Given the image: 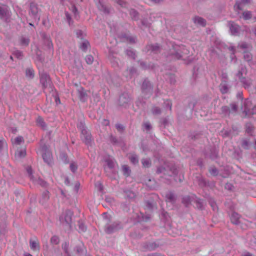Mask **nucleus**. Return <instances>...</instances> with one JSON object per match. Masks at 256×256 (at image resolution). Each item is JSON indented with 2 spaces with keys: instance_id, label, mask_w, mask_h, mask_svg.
Returning a JSON list of instances; mask_svg holds the SVG:
<instances>
[{
  "instance_id": "1",
  "label": "nucleus",
  "mask_w": 256,
  "mask_h": 256,
  "mask_svg": "<svg viewBox=\"0 0 256 256\" xmlns=\"http://www.w3.org/2000/svg\"><path fill=\"white\" fill-rule=\"evenodd\" d=\"M188 53V50L184 46L173 44L168 52L166 57L174 60H182Z\"/></svg>"
},
{
  "instance_id": "2",
  "label": "nucleus",
  "mask_w": 256,
  "mask_h": 256,
  "mask_svg": "<svg viewBox=\"0 0 256 256\" xmlns=\"http://www.w3.org/2000/svg\"><path fill=\"white\" fill-rule=\"evenodd\" d=\"M39 9L37 4L32 2L30 4L29 15L35 21L39 22L40 16L38 15Z\"/></svg>"
},
{
  "instance_id": "3",
  "label": "nucleus",
  "mask_w": 256,
  "mask_h": 256,
  "mask_svg": "<svg viewBox=\"0 0 256 256\" xmlns=\"http://www.w3.org/2000/svg\"><path fill=\"white\" fill-rule=\"evenodd\" d=\"M73 214L70 210H66L60 216V220L62 224H68L70 226L72 222V216Z\"/></svg>"
},
{
  "instance_id": "4",
  "label": "nucleus",
  "mask_w": 256,
  "mask_h": 256,
  "mask_svg": "<svg viewBox=\"0 0 256 256\" xmlns=\"http://www.w3.org/2000/svg\"><path fill=\"white\" fill-rule=\"evenodd\" d=\"M27 172L29 174L30 180L36 184H39L42 186H45L46 183L39 177H34L32 174V170L30 167L27 168Z\"/></svg>"
},
{
  "instance_id": "5",
  "label": "nucleus",
  "mask_w": 256,
  "mask_h": 256,
  "mask_svg": "<svg viewBox=\"0 0 256 256\" xmlns=\"http://www.w3.org/2000/svg\"><path fill=\"white\" fill-rule=\"evenodd\" d=\"M245 108L244 112L245 113V116H249L251 114H256V106H254L252 110L250 107L251 106V102L246 101L244 103Z\"/></svg>"
},
{
  "instance_id": "6",
  "label": "nucleus",
  "mask_w": 256,
  "mask_h": 256,
  "mask_svg": "<svg viewBox=\"0 0 256 256\" xmlns=\"http://www.w3.org/2000/svg\"><path fill=\"white\" fill-rule=\"evenodd\" d=\"M146 50L147 52H151L157 54L160 52L161 47L158 44H150L146 46Z\"/></svg>"
},
{
  "instance_id": "7",
  "label": "nucleus",
  "mask_w": 256,
  "mask_h": 256,
  "mask_svg": "<svg viewBox=\"0 0 256 256\" xmlns=\"http://www.w3.org/2000/svg\"><path fill=\"white\" fill-rule=\"evenodd\" d=\"M228 26L230 32L232 35L236 36L239 34L240 26L238 25L234 22L230 21L228 22Z\"/></svg>"
},
{
  "instance_id": "8",
  "label": "nucleus",
  "mask_w": 256,
  "mask_h": 256,
  "mask_svg": "<svg viewBox=\"0 0 256 256\" xmlns=\"http://www.w3.org/2000/svg\"><path fill=\"white\" fill-rule=\"evenodd\" d=\"M97 7L100 10L106 14H108L110 13L111 8L103 4L100 0H98Z\"/></svg>"
},
{
  "instance_id": "9",
  "label": "nucleus",
  "mask_w": 256,
  "mask_h": 256,
  "mask_svg": "<svg viewBox=\"0 0 256 256\" xmlns=\"http://www.w3.org/2000/svg\"><path fill=\"white\" fill-rule=\"evenodd\" d=\"M77 90L80 100L83 102L86 101L88 98L87 92L84 91L82 87L78 88Z\"/></svg>"
},
{
  "instance_id": "10",
  "label": "nucleus",
  "mask_w": 256,
  "mask_h": 256,
  "mask_svg": "<svg viewBox=\"0 0 256 256\" xmlns=\"http://www.w3.org/2000/svg\"><path fill=\"white\" fill-rule=\"evenodd\" d=\"M10 16V12L6 7L0 6V18L6 20Z\"/></svg>"
},
{
  "instance_id": "11",
  "label": "nucleus",
  "mask_w": 256,
  "mask_h": 256,
  "mask_svg": "<svg viewBox=\"0 0 256 256\" xmlns=\"http://www.w3.org/2000/svg\"><path fill=\"white\" fill-rule=\"evenodd\" d=\"M120 38L121 39H123L126 41L128 42L130 44H134L136 43V38L132 36H130L126 33L121 34Z\"/></svg>"
},
{
  "instance_id": "12",
  "label": "nucleus",
  "mask_w": 256,
  "mask_h": 256,
  "mask_svg": "<svg viewBox=\"0 0 256 256\" xmlns=\"http://www.w3.org/2000/svg\"><path fill=\"white\" fill-rule=\"evenodd\" d=\"M247 70L246 68L244 66H242L240 69L236 74V76L240 80H243L245 78V76L246 75Z\"/></svg>"
},
{
  "instance_id": "13",
  "label": "nucleus",
  "mask_w": 256,
  "mask_h": 256,
  "mask_svg": "<svg viewBox=\"0 0 256 256\" xmlns=\"http://www.w3.org/2000/svg\"><path fill=\"white\" fill-rule=\"evenodd\" d=\"M42 158L46 163L48 164H51L52 162V154L50 151H46L45 152L42 154Z\"/></svg>"
},
{
  "instance_id": "14",
  "label": "nucleus",
  "mask_w": 256,
  "mask_h": 256,
  "mask_svg": "<svg viewBox=\"0 0 256 256\" xmlns=\"http://www.w3.org/2000/svg\"><path fill=\"white\" fill-rule=\"evenodd\" d=\"M82 138L86 144H89L91 142V135L89 134H87L86 130H84L82 132Z\"/></svg>"
},
{
  "instance_id": "15",
  "label": "nucleus",
  "mask_w": 256,
  "mask_h": 256,
  "mask_svg": "<svg viewBox=\"0 0 256 256\" xmlns=\"http://www.w3.org/2000/svg\"><path fill=\"white\" fill-rule=\"evenodd\" d=\"M194 22L195 24H198L201 26H204L206 25V20L200 16H196L194 18Z\"/></svg>"
},
{
  "instance_id": "16",
  "label": "nucleus",
  "mask_w": 256,
  "mask_h": 256,
  "mask_svg": "<svg viewBox=\"0 0 256 256\" xmlns=\"http://www.w3.org/2000/svg\"><path fill=\"white\" fill-rule=\"evenodd\" d=\"M15 155L16 156L22 158H24L26 155V150L25 148H23L20 149L18 148L16 152Z\"/></svg>"
},
{
  "instance_id": "17",
  "label": "nucleus",
  "mask_w": 256,
  "mask_h": 256,
  "mask_svg": "<svg viewBox=\"0 0 256 256\" xmlns=\"http://www.w3.org/2000/svg\"><path fill=\"white\" fill-rule=\"evenodd\" d=\"M240 218V215L236 212H233L230 216L231 222L234 224H238L239 222Z\"/></svg>"
},
{
  "instance_id": "18",
  "label": "nucleus",
  "mask_w": 256,
  "mask_h": 256,
  "mask_svg": "<svg viewBox=\"0 0 256 256\" xmlns=\"http://www.w3.org/2000/svg\"><path fill=\"white\" fill-rule=\"evenodd\" d=\"M30 246L34 251L38 252L40 250L38 242L36 240H30Z\"/></svg>"
},
{
  "instance_id": "19",
  "label": "nucleus",
  "mask_w": 256,
  "mask_h": 256,
  "mask_svg": "<svg viewBox=\"0 0 256 256\" xmlns=\"http://www.w3.org/2000/svg\"><path fill=\"white\" fill-rule=\"evenodd\" d=\"M36 124L41 127L42 129H45L46 128V124L43 118L40 116H38L36 120Z\"/></svg>"
},
{
  "instance_id": "20",
  "label": "nucleus",
  "mask_w": 256,
  "mask_h": 256,
  "mask_svg": "<svg viewBox=\"0 0 256 256\" xmlns=\"http://www.w3.org/2000/svg\"><path fill=\"white\" fill-rule=\"evenodd\" d=\"M26 75L29 78H34V70L32 68H27L26 70Z\"/></svg>"
},
{
  "instance_id": "21",
  "label": "nucleus",
  "mask_w": 256,
  "mask_h": 256,
  "mask_svg": "<svg viewBox=\"0 0 256 256\" xmlns=\"http://www.w3.org/2000/svg\"><path fill=\"white\" fill-rule=\"evenodd\" d=\"M24 142V138L22 136H19L12 140V142L14 145L18 146Z\"/></svg>"
},
{
  "instance_id": "22",
  "label": "nucleus",
  "mask_w": 256,
  "mask_h": 256,
  "mask_svg": "<svg viewBox=\"0 0 256 256\" xmlns=\"http://www.w3.org/2000/svg\"><path fill=\"white\" fill-rule=\"evenodd\" d=\"M90 46V42L88 40H85L80 44V48L84 52H86L88 46Z\"/></svg>"
},
{
  "instance_id": "23",
  "label": "nucleus",
  "mask_w": 256,
  "mask_h": 256,
  "mask_svg": "<svg viewBox=\"0 0 256 256\" xmlns=\"http://www.w3.org/2000/svg\"><path fill=\"white\" fill-rule=\"evenodd\" d=\"M130 14L133 20H136L138 18V13L134 9L130 10Z\"/></svg>"
},
{
  "instance_id": "24",
  "label": "nucleus",
  "mask_w": 256,
  "mask_h": 256,
  "mask_svg": "<svg viewBox=\"0 0 256 256\" xmlns=\"http://www.w3.org/2000/svg\"><path fill=\"white\" fill-rule=\"evenodd\" d=\"M128 158L131 162L134 164H137L138 162V157L134 154H130L128 156Z\"/></svg>"
},
{
  "instance_id": "25",
  "label": "nucleus",
  "mask_w": 256,
  "mask_h": 256,
  "mask_svg": "<svg viewBox=\"0 0 256 256\" xmlns=\"http://www.w3.org/2000/svg\"><path fill=\"white\" fill-rule=\"evenodd\" d=\"M30 40L28 38L22 36L20 39V44L27 46L30 43Z\"/></svg>"
},
{
  "instance_id": "26",
  "label": "nucleus",
  "mask_w": 256,
  "mask_h": 256,
  "mask_svg": "<svg viewBox=\"0 0 256 256\" xmlns=\"http://www.w3.org/2000/svg\"><path fill=\"white\" fill-rule=\"evenodd\" d=\"M242 14L244 19L245 20H250L252 17V14L250 11H244L242 12Z\"/></svg>"
},
{
  "instance_id": "27",
  "label": "nucleus",
  "mask_w": 256,
  "mask_h": 256,
  "mask_svg": "<svg viewBox=\"0 0 256 256\" xmlns=\"http://www.w3.org/2000/svg\"><path fill=\"white\" fill-rule=\"evenodd\" d=\"M126 55L130 58L132 59H136V54L132 50H126Z\"/></svg>"
},
{
  "instance_id": "28",
  "label": "nucleus",
  "mask_w": 256,
  "mask_h": 256,
  "mask_svg": "<svg viewBox=\"0 0 256 256\" xmlns=\"http://www.w3.org/2000/svg\"><path fill=\"white\" fill-rule=\"evenodd\" d=\"M12 54L14 55L18 59H22L23 58L22 52L19 50H16L12 52Z\"/></svg>"
},
{
  "instance_id": "29",
  "label": "nucleus",
  "mask_w": 256,
  "mask_h": 256,
  "mask_svg": "<svg viewBox=\"0 0 256 256\" xmlns=\"http://www.w3.org/2000/svg\"><path fill=\"white\" fill-rule=\"evenodd\" d=\"M252 55L250 52H244V58L245 60L249 62L252 60Z\"/></svg>"
},
{
  "instance_id": "30",
  "label": "nucleus",
  "mask_w": 256,
  "mask_h": 256,
  "mask_svg": "<svg viewBox=\"0 0 256 256\" xmlns=\"http://www.w3.org/2000/svg\"><path fill=\"white\" fill-rule=\"evenodd\" d=\"M220 89L222 94L226 93L228 91V88L226 84H222L220 86Z\"/></svg>"
},
{
  "instance_id": "31",
  "label": "nucleus",
  "mask_w": 256,
  "mask_h": 256,
  "mask_svg": "<svg viewBox=\"0 0 256 256\" xmlns=\"http://www.w3.org/2000/svg\"><path fill=\"white\" fill-rule=\"evenodd\" d=\"M122 171L124 172V174L126 176H129L130 170L129 168V167L126 165H124L122 167Z\"/></svg>"
},
{
  "instance_id": "32",
  "label": "nucleus",
  "mask_w": 256,
  "mask_h": 256,
  "mask_svg": "<svg viewBox=\"0 0 256 256\" xmlns=\"http://www.w3.org/2000/svg\"><path fill=\"white\" fill-rule=\"evenodd\" d=\"M142 166L144 168H148L150 166V160L148 158L142 159Z\"/></svg>"
},
{
  "instance_id": "33",
  "label": "nucleus",
  "mask_w": 256,
  "mask_h": 256,
  "mask_svg": "<svg viewBox=\"0 0 256 256\" xmlns=\"http://www.w3.org/2000/svg\"><path fill=\"white\" fill-rule=\"evenodd\" d=\"M44 44L48 49H53V44L50 38L46 39V41L44 42Z\"/></svg>"
},
{
  "instance_id": "34",
  "label": "nucleus",
  "mask_w": 256,
  "mask_h": 256,
  "mask_svg": "<svg viewBox=\"0 0 256 256\" xmlns=\"http://www.w3.org/2000/svg\"><path fill=\"white\" fill-rule=\"evenodd\" d=\"M85 60L87 64H91L94 62V57L92 55H88L86 56Z\"/></svg>"
},
{
  "instance_id": "35",
  "label": "nucleus",
  "mask_w": 256,
  "mask_h": 256,
  "mask_svg": "<svg viewBox=\"0 0 256 256\" xmlns=\"http://www.w3.org/2000/svg\"><path fill=\"white\" fill-rule=\"evenodd\" d=\"M115 2L119 4L122 8H126L127 2L124 0H116Z\"/></svg>"
},
{
  "instance_id": "36",
  "label": "nucleus",
  "mask_w": 256,
  "mask_h": 256,
  "mask_svg": "<svg viewBox=\"0 0 256 256\" xmlns=\"http://www.w3.org/2000/svg\"><path fill=\"white\" fill-rule=\"evenodd\" d=\"M52 96H54L55 102L56 105L60 104V100L58 94L56 92H55L54 94H52Z\"/></svg>"
},
{
  "instance_id": "37",
  "label": "nucleus",
  "mask_w": 256,
  "mask_h": 256,
  "mask_svg": "<svg viewBox=\"0 0 256 256\" xmlns=\"http://www.w3.org/2000/svg\"><path fill=\"white\" fill-rule=\"evenodd\" d=\"M50 78L46 73H42L40 74V80H50Z\"/></svg>"
},
{
  "instance_id": "38",
  "label": "nucleus",
  "mask_w": 256,
  "mask_h": 256,
  "mask_svg": "<svg viewBox=\"0 0 256 256\" xmlns=\"http://www.w3.org/2000/svg\"><path fill=\"white\" fill-rule=\"evenodd\" d=\"M152 112L154 114H158L160 113V110L159 108L154 106L152 108Z\"/></svg>"
},
{
  "instance_id": "39",
  "label": "nucleus",
  "mask_w": 256,
  "mask_h": 256,
  "mask_svg": "<svg viewBox=\"0 0 256 256\" xmlns=\"http://www.w3.org/2000/svg\"><path fill=\"white\" fill-rule=\"evenodd\" d=\"M141 23L142 25L146 28H149L150 26V23L146 19L142 20H141Z\"/></svg>"
},
{
  "instance_id": "40",
  "label": "nucleus",
  "mask_w": 256,
  "mask_h": 256,
  "mask_svg": "<svg viewBox=\"0 0 256 256\" xmlns=\"http://www.w3.org/2000/svg\"><path fill=\"white\" fill-rule=\"evenodd\" d=\"M243 85L246 88L250 89L252 90V88H250V85L252 84V81H242Z\"/></svg>"
},
{
  "instance_id": "41",
  "label": "nucleus",
  "mask_w": 256,
  "mask_h": 256,
  "mask_svg": "<svg viewBox=\"0 0 256 256\" xmlns=\"http://www.w3.org/2000/svg\"><path fill=\"white\" fill-rule=\"evenodd\" d=\"M51 242L52 244H58L59 242V238L56 236H54L51 238Z\"/></svg>"
},
{
  "instance_id": "42",
  "label": "nucleus",
  "mask_w": 256,
  "mask_h": 256,
  "mask_svg": "<svg viewBox=\"0 0 256 256\" xmlns=\"http://www.w3.org/2000/svg\"><path fill=\"white\" fill-rule=\"evenodd\" d=\"M6 142L2 138L0 137V150L6 146Z\"/></svg>"
},
{
  "instance_id": "43",
  "label": "nucleus",
  "mask_w": 256,
  "mask_h": 256,
  "mask_svg": "<svg viewBox=\"0 0 256 256\" xmlns=\"http://www.w3.org/2000/svg\"><path fill=\"white\" fill-rule=\"evenodd\" d=\"M106 162L109 168H112L114 166V162L112 160H108L106 161Z\"/></svg>"
},
{
  "instance_id": "44",
  "label": "nucleus",
  "mask_w": 256,
  "mask_h": 256,
  "mask_svg": "<svg viewBox=\"0 0 256 256\" xmlns=\"http://www.w3.org/2000/svg\"><path fill=\"white\" fill-rule=\"evenodd\" d=\"M238 46L242 49H246L248 48V44L246 42H242L238 44Z\"/></svg>"
},
{
  "instance_id": "45",
  "label": "nucleus",
  "mask_w": 256,
  "mask_h": 256,
  "mask_svg": "<svg viewBox=\"0 0 256 256\" xmlns=\"http://www.w3.org/2000/svg\"><path fill=\"white\" fill-rule=\"evenodd\" d=\"M124 96H122L120 97V104L122 105H124V103H128V99L127 98L126 100H123L124 99Z\"/></svg>"
},
{
  "instance_id": "46",
  "label": "nucleus",
  "mask_w": 256,
  "mask_h": 256,
  "mask_svg": "<svg viewBox=\"0 0 256 256\" xmlns=\"http://www.w3.org/2000/svg\"><path fill=\"white\" fill-rule=\"evenodd\" d=\"M130 74L131 75H134L136 74V70L134 67H131L129 69Z\"/></svg>"
},
{
  "instance_id": "47",
  "label": "nucleus",
  "mask_w": 256,
  "mask_h": 256,
  "mask_svg": "<svg viewBox=\"0 0 256 256\" xmlns=\"http://www.w3.org/2000/svg\"><path fill=\"white\" fill-rule=\"evenodd\" d=\"M234 9L237 10H242V8L240 7V2L237 1L236 2L235 5L234 6Z\"/></svg>"
},
{
  "instance_id": "48",
  "label": "nucleus",
  "mask_w": 256,
  "mask_h": 256,
  "mask_svg": "<svg viewBox=\"0 0 256 256\" xmlns=\"http://www.w3.org/2000/svg\"><path fill=\"white\" fill-rule=\"evenodd\" d=\"M70 168L72 172H74L77 170V166L74 163H72L70 165Z\"/></svg>"
},
{
  "instance_id": "49",
  "label": "nucleus",
  "mask_w": 256,
  "mask_h": 256,
  "mask_svg": "<svg viewBox=\"0 0 256 256\" xmlns=\"http://www.w3.org/2000/svg\"><path fill=\"white\" fill-rule=\"evenodd\" d=\"M76 34L78 38H82V30H78L76 32Z\"/></svg>"
},
{
  "instance_id": "50",
  "label": "nucleus",
  "mask_w": 256,
  "mask_h": 256,
  "mask_svg": "<svg viewBox=\"0 0 256 256\" xmlns=\"http://www.w3.org/2000/svg\"><path fill=\"white\" fill-rule=\"evenodd\" d=\"M116 128L119 132H122L124 130V126L120 124H116Z\"/></svg>"
},
{
  "instance_id": "51",
  "label": "nucleus",
  "mask_w": 256,
  "mask_h": 256,
  "mask_svg": "<svg viewBox=\"0 0 256 256\" xmlns=\"http://www.w3.org/2000/svg\"><path fill=\"white\" fill-rule=\"evenodd\" d=\"M49 22V20L48 18L44 19L42 22V24L45 26H48V24Z\"/></svg>"
},
{
  "instance_id": "52",
  "label": "nucleus",
  "mask_w": 256,
  "mask_h": 256,
  "mask_svg": "<svg viewBox=\"0 0 256 256\" xmlns=\"http://www.w3.org/2000/svg\"><path fill=\"white\" fill-rule=\"evenodd\" d=\"M144 126L146 130H149L150 128V124L149 122H146L144 124Z\"/></svg>"
},
{
  "instance_id": "53",
  "label": "nucleus",
  "mask_w": 256,
  "mask_h": 256,
  "mask_svg": "<svg viewBox=\"0 0 256 256\" xmlns=\"http://www.w3.org/2000/svg\"><path fill=\"white\" fill-rule=\"evenodd\" d=\"M210 172L212 174L216 175L218 173V170L216 168H212L210 170Z\"/></svg>"
},
{
  "instance_id": "54",
  "label": "nucleus",
  "mask_w": 256,
  "mask_h": 256,
  "mask_svg": "<svg viewBox=\"0 0 256 256\" xmlns=\"http://www.w3.org/2000/svg\"><path fill=\"white\" fill-rule=\"evenodd\" d=\"M139 63H140V66L144 69H146V64L144 62H142V61H140L139 62Z\"/></svg>"
},
{
  "instance_id": "55",
  "label": "nucleus",
  "mask_w": 256,
  "mask_h": 256,
  "mask_svg": "<svg viewBox=\"0 0 256 256\" xmlns=\"http://www.w3.org/2000/svg\"><path fill=\"white\" fill-rule=\"evenodd\" d=\"M42 38L44 40V42L46 41V39L50 38L46 35V33H42Z\"/></svg>"
},
{
  "instance_id": "56",
  "label": "nucleus",
  "mask_w": 256,
  "mask_h": 256,
  "mask_svg": "<svg viewBox=\"0 0 256 256\" xmlns=\"http://www.w3.org/2000/svg\"><path fill=\"white\" fill-rule=\"evenodd\" d=\"M66 18L69 24H70V22L72 21V18L68 12L66 13Z\"/></svg>"
},
{
  "instance_id": "57",
  "label": "nucleus",
  "mask_w": 256,
  "mask_h": 256,
  "mask_svg": "<svg viewBox=\"0 0 256 256\" xmlns=\"http://www.w3.org/2000/svg\"><path fill=\"white\" fill-rule=\"evenodd\" d=\"M79 228L82 232H84L86 230V227L82 224L80 225Z\"/></svg>"
},
{
  "instance_id": "58",
  "label": "nucleus",
  "mask_w": 256,
  "mask_h": 256,
  "mask_svg": "<svg viewBox=\"0 0 256 256\" xmlns=\"http://www.w3.org/2000/svg\"><path fill=\"white\" fill-rule=\"evenodd\" d=\"M230 106L232 107V110L236 112L237 108L236 105L235 104H232Z\"/></svg>"
},
{
  "instance_id": "59",
  "label": "nucleus",
  "mask_w": 256,
  "mask_h": 256,
  "mask_svg": "<svg viewBox=\"0 0 256 256\" xmlns=\"http://www.w3.org/2000/svg\"><path fill=\"white\" fill-rule=\"evenodd\" d=\"M44 196L46 200H48L49 198L48 192V191L45 192L44 193Z\"/></svg>"
},
{
  "instance_id": "60",
  "label": "nucleus",
  "mask_w": 256,
  "mask_h": 256,
  "mask_svg": "<svg viewBox=\"0 0 256 256\" xmlns=\"http://www.w3.org/2000/svg\"><path fill=\"white\" fill-rule=\"evenodd\" d=\"M211 206L212 207V208L214 210H217L218 209L217 206L214 202L211 204Z\"/></svg>"
},
{
  "instance_id": "61",
  "label": "nucleus",
  "mask_w": 256,
  "mask_h": 256,
  "mask_svg": "<svg viewBox=\"0 0 256 256\" xmlns=\"http://www.w3.org/2000/svg\"><path fill=\"white\" fill-rule=\"evenodd\" d=\"M222 78H223V79H227L228 75L226 73L222 72Z\"/></svg>"
},
{
  "instance_id": "62",
  "label": "nucleus",
  "mask_w": 256,
  "mask_h": 256,
  "mask_svg": "<svg viewBox=\"0 0 256 256\" xmlns=\"http://www.w3.org/2000/svg\"><path fill=\"white\" fill-rule=\"evenodd\" d=\"M162 0H150V1L154 2V4H159L162 2Z\"/></svg>"
},
{
  "instance_id": "63",
  "label": "nucleus",
  "mask_w": 256,
  "mask_h": 256,
  "mask_svg": "<svg viewBox=\"0 0 256 256\" xmlns=\"http://www.w3.org/2000/svg\"><path fill=\"white\" fill-rule=\"evenodd\" d=\"M106 232L107 233H110V232H112V230L110 228H108L106 230Z\"/></svg>"
},
{
  "instance_id": "64",
  "label": "nucleus",
  "mask_w": 256,
  "mask_h": 256,
  "mask_svg": "<svg viewBox=\"0 0 256 256\" xmlns=\"http://www.w3.org/2000/svg\"><path fill=\"white\" fill-rule=\"evenodd\" d=\"M252 32L255 36H256V26L252 29Z\"/></svg>"
}]
</instances>
